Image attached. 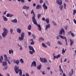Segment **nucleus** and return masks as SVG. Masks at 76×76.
I'll list each match as a JSON object with an SVG mask.
<instances>
[{
	"instance_id": "f257e3e1",
	"label": "nucleus",
	"mask_w": 76,
	"mask_h": 76,
	"mask_svg": "<svg viewBox=\"0 0 76 76\" xmlns=\"http://www.w3.org/2000/svg\"><path fill=\"white\" fill-rule=\"evenodd\" d=\"M14 70L15 72V73L18 74L19 72L20 71L19 74L20 76H22V71L21 69H19V67L15 66L14 67Z\"/></svg>"
},
{
	"instance_id": "f03ea898",
	"label": "nucleus",
	"mask_w": 76,
	"mask_h": 76,
	"mask_svg": "<svg viewBox=\"0 0 76 76\" xmlns=\"http://www.w3.org/2000/svg\"><path fill=\"white\" fill-rule=\"evenodd\" d=\"M3 30L4 31L2 34V36L3 37H5V36H6V35H7V34L8 30L5 28H4Z\"/></svg>"
},
{
	"instance_id": "7ed1b4c3",
	"label": "nucleus",
	"mask_w": 76,
	"mask_h": 76,
	"mask_svg": "<svg viewBox=\"0 0 76 76\" xmlns=\"http://www.w3.org/2000/svg\"><path fill=\"white\" fill-rule=\"evenodd\" d=\"M33 23H34V24H35V25H36L38 27V29L39 31H41L42 30V29L41 28V25L39 24H37V20H36L34 22L33 21Z\"/></svg>"
},
{
	"instance_id": "20e7f679",
	"label": "nucleus",
	"mask_w": 76,
	"mask_h": 76,
	"mask_svg": "<svg viewBox=\"0 0 76 76\" xmlns=\"http://www.w3.org/2000/svg\"><path fill=\"white\" fill-rule=\"evenodd\" d=\"M33 14V16L32 18V21L33 22H35L36 21V19H35V14L34 13V10H32L31 12V14Z\"/></svg>"
},
{
	"instance_id": "39448f33",
	"label": "nucleus",
	"mask_w": 76,
	"mask_h": 76,
	"mask_svg": "<svg viewBox=\"0 0 76 76\" xmlns=\"http://www.w3.org/2000/svg\"><path fill=\"white\" fill-rule=\"evenodd\" d=\"M58 37H60L61 38H62V39H64L66 41V45H68V44H67V39L66 38V37H65L61 35H59Z\"/></svg>"
},
{
	"instance_id": "423d86ee",
	"label": "nucleus",
	"mask_w": 76,
	"mask_h": 76,
	"mask_svg": "<svg viewBox=\"0 0 76 76\" xmlns=\"http://www.w3.org/2000/svg\"><path fill=\"white\" fill-rule=\"evenodd\" d=\"M40 60L42 63H47V60L45 58H40Z\"/></svg>"
},
{
	"instance_id": "0eeeda50",
	"label": "nucleus",
	"mask_w": 76,
	"mask_h": 76,
	"mask_svg": "<svg viewBox=\"0 0 76 76\" xmlns=\"http://www.w3.org/2000/svg\"><path fill=\"white\" fill-rule=\"evenodd\" d=\"M62 29L60 30V31L59 32V35H62V34H63V33L64 35L65 34V31H64V29H63V28H62Z\"/></svg>"
},
{
	"instance_id": "6e6552de",
	"label": "nucleus",
	"mask_w": 76,
	"mask_h": 76,
	"mask_svg": "<svg viewBox=\"0 0 76 76\" xmlns=\"http://www.w3.org/2000/svg\"><path fill=\"white\" fill-rule=\"evenodd\" d=\"M34 66V67H36L37 66V64L36 63V62L35 61H33L31 65V67H32Z\"/></svg>"
},
{
	"instance_id": "1a4fd4ad",
	"label": "nucleus",
	"mask_w": 76,
	"mask_h": 76,
	"mask_svg": "<svg viewBox=\"0 0 76 76\" xmlns=\"http://www.w3.org/2000/svg\"><path fill=\"white\" fill-rule=\"evenodd\" d=\"M29 50H32L33 53H35V50H34V48L32 47L31 46H29L28 47Z\"/></svg>"
},
{
	"instance_id": "9d476101",
	"label": "nucleus",
	"mask_w": 76,
	"mask_h": 76,
	"mask_svg": "<svg viewBox=\"0 0 76 76\" xmlns=\"http://www.w3.org/2000/svg\"><path fill=\"white\" fill-rule=\"evenodd\" d=\"M56 2L59 5H61L62 4V1L61 0H57Z\"/></svg>"
},
{
	"instance_id": "9b49d317",
	"label": "nucleus",
	"mask_w": 76,
	"mask_h": 76,
	"mask_svg": "<svg viewBox=\"0 0 76 76\" xmlns=\"http://www.w3.org/2000/svg\"><path fill=\"white\" fill-rule=\"evenodd\" d=\"M60 56H61V55L60 54H58L56 56H54V58H53V60H55V58H60Z\"/></svg>"
},
{
	"instance_id": "f8f14e48",
	"label": "nucleus",
	"mask_w": 76,
	"mask_h": 76,
	"mask_svg": "<svg viewBox=\"0 0 76 76\" xmlns=\"http://www.w3.org/2000/svg\"><path fill=\"white\" fill-rule=\"evenodd\" d=\"M13 62L14 63H16L17 65H18L19 64V60H14Z\"/></svg>"
},
{
	"instance_id": "ddd939ff",
	"label": "nucleus",
	"mask_w": 76,
	"mask_h": 76,
	"mask_svg": "<svg viewBox=\"0 0 76 76\" xmlns=\"http://www.w3.org/2000/svg\"><path fill=\"white\" fill-rule=\"evenodd\" d=\"M73 75V69H72L71 72L69 73V75L70 76H72Z\"/></svg>"
},
{
	"instance_id": "4468645a",
	"label": "nucleus",
	"mask_w": 76,
	"mask_h": 76,
	"mask_svg": "<svg viewBox=\"0 0 76 76\" xmlns=\"http://www.w3.org/2000/svg\"><path fill=\"white\" fill-rule=\"evenodd\" d=\"M23 9H26V10H28V9H29V7H26V6H24L23 7Z\"/></svg>"
},
{
	"instance_id": "2eb2a0df",
	"label": "nucleus",
	"mask_w": 76,
	"mask_h": 76,
	"mask_svg": "<svg viewBox=\"0 0 76 76\" xmlns=\"http://www.w3.org/2000/svg\"><path fill=\"white\" fill-rule=\"evenodd\" d=\"M4 61H8V58H7V55H6L5 54L4 55Z\"/></svg>"
},
{
	"instance_id": "dca6fc26",
	"label": "nucleus",
	"mask_w": 76,
	"mask_h": 76,
	"mask_svg": "<svg viewBox=\"0 0 76 76\" xmlns=\"http://www.w3.org/2000/svg\"><path fill=\"white\" fill-rule=\"evenodd\" d=\"M50 28V24H48L46 26L45 29L46 31H47V29H48V28Z\"/></svg>"
},
{
	"instance_id": "f3484780",
	"label": "nucleus",
	"mask_w": 76,
	"mask_h": 76,
	"mask_svg": "<svg viewBox=\"0 0 76 76\" xmlns=\"http://www.w3.org/2000/svg\"><path fill=\"white\" fill-rule=\"evenodd\" d=\"M70 46H72L73 44V43H74V41L72 39H70Z\"/></svg>"
},
{
	"instance_id": "a211bd4d",
	"label": "nucleus",
	"mask_w": 76,
	"mask_h": 76,
	"mask_svg": "<svg viewBox=\"0 0 76 76\" xmlns=\"http://www.w3.org/2000/svg\"><path fill=\"white\" fill-rule=\"evenodd\" d=\"M69 34L70 35H71L72 37H75V34L73 33H72V31H69Z\"/></svg>"
},
{
	"instance_id": "6ab92c4d",
	"label": "nucleus",
	"mask_w": 76,
	"mask_h": 76,
	"mask_svg": "<svg viewBox=\"0 0 76 76\" xmlns=\"http://www.w3.org/2000/svg\"><path fill=\"white\" fill-rule=\"evenodd\" d=\"M41 6L40 5H38L36 7V9H41Z\"/></svg>"
},
{
	"instance_id": "aec40b11",
	"label": "nucleus",
	"mask_w": 76,
	"mask_h": 76,
	"mask_svg": "<svg viewBox=\"0 0 76 76\" xmlns=\"http://www.w3.org/2000/svg\"><path fill=\"white\" fill-rule=\"evenodd\" d=\"M11 22H13V23H17L18 20H17V19L15 18L14 20H12Z\"/></svg>"
},
{
	"instance_id": "412c9836",
	"label": "nucleus",
	"mask_w": 76,
	"mask_h": 76,
	"mask_svg": "<svg viewBox=\"0 0 76 76\" xmlns=\"http://www.w3.org/2000/svg\"><path fill=\"white\" fill-rule=\"evenodd\" d=\"M43 6L45 10V9H47V7L46 6V5H45V3H44Z\"/></svg>"
},
{
	"instance_id": "4be33fe9",
	"label": "nucleus",
	"mask_w": 76,
	"mask_h": 76,
	"mask_svg": "<svg viewBox=\"0 0 76 76\" xmlns=\"http://www.w3.org/2000/svg\"><path fill=\"white\" fill-rule=\"evenodd\" d=\"M41 64H40L39 65L37 66V69H38V70H41Z\"/></svg>"
},
{
	"instance_id": "5701e85b",
	"label": "nucleus",
	"mask_w": 76,
	"mask_h": 76,
	"mask_svg": "<svg viewBox=\"0 0 76 76\" xmlns=\"http://www.w3.org/2000/svg\"><path fill=\"white\" fill-rule=\"evenodd\" d=\"M16 31L19 34L21 33V30L19 28H17L16 29Z\"/></svg>"
},
{
	"instance_id": "b1692460",
	"label": "nucleus",
	"mask_w": 76,
	"mask_h": 76,
	"mask_svg": "<svg viewBox=\"0 0 76 76\" xmlns=\"http://www.w3.org/2000/svg\"><path fill=\"white\" fill-rule=\"evenodd\" d=\"M66 51V49H65V50H64V48H63V50H62V54H64V53H65V52Z\"/></svg>"
},
{
	"instance_id": "393cba45",
	"label": "nucleus",
	"mask_w": 76,
	"mask_h": 76,
	"mask_svg": "<svg viewBox=\"0 0 76 76\" xmlns=\"http://www.w3.org/2000/svg\"><path fill=\"white\" fill-rule=\"evenodd\" d=\"M2 65L3 66H7V63L6 62L4 61L2 63Z\"/></svg>"
},
{
	"instance_id": "a878e982",
	"label": "nucleus",
	"mask_w": 76,
	"mask_h": 76,
	"mask_svg": "<svg viewBox=\"0 0 76 76\" xmlns=\"http://www.w3.org/2000/svg\"><path fill=\"white\" fill-rule=\"evenodd\" d=\"M9 52L10 54L11 53H12V54H13V50H9Z\"/></svg>"
},
{
	"instance_id": "bb28decb",
	"label": "nucleus",
	"mask_w": 76,
	"mask_h": 76,
	"mask_svg": "<svg viewBox=\"0 0 76 76\" xmlns=\"http://www.w3.org/2000/svg\"><path fill=\"white\" fill-rule=\"evenodd\" d=\"M46 44L47 45H48V46H49V47H50V45H51V42H48L46 43Z\"/></svg>"
},
{
	"instance_id": "cd10ccee",
	"label": "nucleus",
	"mask_w": 76,
	"mask_h": 76,
	"mask_svg": "<svg viewBox=\"0 0 76 76\" xmlns=\"http://www.w3.org/2000/svg\"><path fill=\"white\" fill-rule=\"evenodd\" d=\"M63 6L62 5H60L59 7V8L61 10H63Z\"/></svg>"
},
{
	"instance_id": "c85d7f7f",
	"label": "nucleus",
	"mask_w": 76,
	"mask_h": 76,
	"mask_svg": "<svg viewBox=\"0 0 76 76\" xmlns=\"http://www.w3.org/2000/svg\"><path fill=\"white\" fill-rule=\"evenodd\" d=\"M21 37L23 38H24V37H25L24 33L23 32V33H21Z\"/></svg>"
},
{
	"instance_id": "c756f323",
	"label": "nucleus",
	"mask_w": 76,
	"mask_h": 76,
	"mask_svg": "<svg viewBox=\"0 0 76 76\" xmlns=\"http://www.w3.org/2000/svg\"><path fill=\"white\" fill-rule=\"evenodd\" d=\"M42 47H45V48H47V46L45 45V44L44 43H42Z\"/></svg>"
},
{
	"instance_id": "7c9ffc66",
	"label": "nucleus",
	"mask_w": 76,
	"mask_h": 76,
	"mask_svg": "<svg viewBox=\"0 0 76 76\" xmlns=\"http://www.w3.org/2000/svg\"><path fill=\"white\" fill-rule=\"evenodd\" d=\"M18 39L19 41H22V40L23 39V37H19Z\"/></svg>"
},
{
	"instance_id": "2f4dec72",
	"label": "nucleus",
	"mask_w": 76,
	"mask_h": 76,
	"mask_svg": "<svg viewBox=\"0 0 76 76\" xmlns=\"http://www.w3.org/2000/svg\"><path fill=\"white\" fill-rule=\"evenodd\" d=\"M28 30H31V25H29L28 26Z\"/></svg>"
},
{
	"instance_id": "473e14b6",
	"label": "nucleus",
	"mask_w": 76,
	"mask_h": 76,
	"mask_svg": "<svg viewBox=\"0 0 76 76\" xmlns=\"http://www.w3.org/2000/svg\"><path fill=\"white\" fill-rule=\"evenodd\" d=\"M45 21L47 22V23H49V19L48 18H46Z\"/></svg>"
},
{
	"instance_id": "72a5a7b5",
	"label": "nucleus",
	"mask_w": 76,
	"mask_h": 76,
	"mask_svg": "<svg viewBox=\"0 0 76 76\" xmlns=\"http://www.w3.org/2000/svg\"><path fill=\"white\" fill-rule=\"evenodd\" d=\"M32 37L33 39H35L36 38V36L34 34H32Z\"/></svg>"
},
{
	"instance_id": "f704fd0d",
	"label": "nucleus",
	"mask_w": 76,
	"mask_h": 76,
	"mask_svg": "<svg viewBox=\"0 0 76 76\" xmlns=\"http://www.w3.org/2000/svg\"><path fill=\"white\" fill-rule=\"evenodd\" d=\"M20 62H21V63H23V61L22 58H21V59L20 60Z\"/></svg>"
},
{
	"instance_id": "c9c22d12",
	"label": "nucleus",
	"mask_w": 76,
	"mask_h": 76,
	"mask_svg": "<svg viewBox=\"0 0 76 76\" xmlns=\"http://www.w3.org/2000/svg\"><path fill=\"white\" fill-rule=\"evenodd\" d=\"M39 39L40 41H44V39L42 37H40Z\"/></svg>"
},
{
	"instance_id": "e433bc0d",
	"label": "nucleus",
	"mask_w": 76,
	"mask_h": 76,
	"mask_svg": "<svg viewBox=\"0 0 76 76\" xmlns=\"http://www.w3.org/2000/svg\"><path fill=\"white\" fill-rule=\"evenodd\" d=\"M41 15L40 14H39L38 15L37 18H38V19H39V18H40V17H41Z\"/></svg>"
},
{
	"instance_id": "4c0bfd02",
	"label": "nucleus",
	"mask_w": 76,
	"mask_h": 76,
	"mask_svg": "<svg viewBox=\"0 0 76 76\" xmlns=\"http://www.w3.org/2000/svg\"><path fill=\"white\" fill-rule=\"evenodd\" d=\"M59 71L61 72H62V73H64V72H63V70L61 68L59 69Z\"/></svg>"
},
{
	"instance_id": "58836bf2",
	"label": "nucleus",
	"mask_w": 76,
	"mask_h": 76,
	"mask_svg": "<svg viewBox=\"0 0 76 76\" xmlns=\"http://www.w3.org/2000/svg\"><path fill=\"white\" fill-rule=\"evenodd\" d=\"M64 8L65 9H66V4H64Z\"/></svg>"
},
{
	"instance_id": "ea45409f",
	"label": "nucleus",
	"mask_w": 76,
	"mask_h": 76,
	"mask_svg": "<svg viewBox=\"0 0 76 76\" xmlns=\"http://www.w3.org/2000/svg\"><path fill=\"white\" fill-rule=\"evenodd\" d=\"M58 45H61L62 44V43H61V42H60V41H58Z\"/></svg>"
},
{
	"instance_id": "a19ab883",
	"label": "nucleus",
	"mask_w": 76,
	"mask_h": 76,
	"mask_svg": "<svg viewBox=\"0 0 76 76\" xmlns=\"http://www.w3.org/2000/svg\"><path fill=\"white\" fill-rule=\"evenodd\" d=\"M4 21H7V18L5 17L4 18Z\"/></svg>"
},
{
	"instance_id": "79ce46f5",
	"label": "nucleus",
	"mask_w": 76,
	"mask_h": 76,
	"mask_svg": "<svg viewBox=\"0 0 76 76\" xmlns=\"http://www.w3.org/2000/svg\"><path fill=\"white\" fill-rule=\"evenodd\" d=\"M13 29L11 28L10 29V32L12 34H13Z\"/></svg>"
},
{
	"instance_id": "37998d69",
	"label": "nucleus",
	"mask_w": 76,
	"mask_h": 76,
	"mask_svg": "<svg viewBox=\"0 0 76 76\" xmlns=\"http://www.w3.org/2000/svg\"><path fill=\"white\" fill-rule=\"evenodd\" d=\"M29 53L31 54H33V53H34V52L32 51H30Z\"/></svg>"
},
{
	"instance_id": "c03bdc74",
	"label": "nucleus",
	"mask_w": 76,
	"mask_h": 76,
	"mask_svg": "<svg viewBox=\"0 0 76 76\" xmlns=\"http://www.w3.org/2000/svg\"><path fill=\"white\" fill-rule=\"evenodd\" d=\"M40 3H43V1L42 0H40Z\"/></svg>"
},
{
	"instance_id": "a18cd8bd",
	"label": "nucleus",
	"mask_w": 76,
	"mask_h": 76,
	"mask_svg": "<svg viewBox=\"0 0 76 76\" xmlns=\"http://www.w3.org/2000/svg\"><path fill=\"white\" fill-rule=\"evenodd\" d=\"M34 42L33 41L31 43V45H34Z\"/></svg>"
},
{
	"instance_id": "49530a36",
	"label": "nucleus",
	"mask_w": 76,
	"mask_h": 76,
	"mask_svg": "<svg viewBox=\"0 0 76 76\" xmlns=\"http://www.w3.org/2000/svg\"><path fill=\"white\" fill-rule=\"evenodd\" d=\"M13 16V15L11 14H10L9 17H12Z\"/></svg>"
},
{
	"instance_id": "de8ad7c7",
	"label": "nucleus",
	"mask_w": 76,
	"mask_h": 76,
	"mask_svg": "<svg viewBox=\"0 0 76 76\" xmlns=\"http://www.w3.org/2000/svg\"><path fill=\"white\" fill-rule=\"evenodd\" d=\"M65 29L66 30H67V26H66L65 27Z\"/></svg>"
},
{
	"instance_id": "09e8293b",
	"label": "nucleus",
	"mask_w": 76,
	"mask_h": 76,
	"mask_svg": "<svg viewBox=\"0 0 76 76\" xmlns=\"http://www.w3.org/2000/svg\"><path fill=\"white\" fill-rule=\"evenodd\" d=\"M28 35L29 36H30V35H31V33H30V32H28Z\"/></svg>"
},
{
	"instance_id": "8fccbe9b",
	"label": "nucleus",
	"mask_w": 76,
	"mask_h": 76,
	"mask_svg": "<svg viewBox=\"0 0 76 76\" xmlns=\"http://www.w3.org/2000/svg\"><path fill=\"white\" fill-rule=\"evenodd\" d=\"M24 0H21L20 1H21V3H24Z\"/></svg>"
},
{
	"instance_id": "3c124183",
	"label": "nucleus",
	"mask_w": 76,
	"mask_h": 76,
	"mask_svg": "<svg viewBox=\"0 0 76 76\" xmlns=\"http://www.w3.org/2000/svg\"><path fill=\"white\" fill-rule=\"evenodd\" d=\"M0 63H3V60L1 59H0Z\"/></svg>"
},
{
	"instance_id": "603ef678",
	"label": "nucleus",
	"mask_w": 76,
	"mask_h": 76,
	"mask_svg": "<svg viewBox=\"0 0 76 76\" xmlns=\"http://www.w3.org/2000/svg\"><path fill=\"white\" fill-rule=\"evenodd\" d=\"M0 58L1 60H3V56H1Z\"/></svg>"
},
{
	"instance_id": "864d4df0",
	"label": "nucleus",
	"mask_w": 76,
	"mask_h": 76,
	"mask_svg": "<svg viewBox=\"0 0 76 76\" xmlns=\"http://www.w3.org/2000/svg\"><path fill=\"white\" fill-rule=\"evenodd\" d=\"M42 20H43V21H45V18H42Z\"/></svg>"
},
{
	"instance_id": "5fc2aeb1",
	"label": "nucleus",
	"mask_w": 76,
	"mask_h": 76,
	"mask_svg": "<svg viewBox=\"0 0 76 76\" xmlns=\"http://www.w3.org/2000/svg\"><path fill=\"white\" fill-rule=\"evenodd\" d=\"M74 22L75 23V24H76V20H75V19H74Z\"/></svg>"
},
{
	"instance_id": "6e6d98bb",
	"label": "nucleus",
	"mask_w": 76,
	"mask_h": 76,
	"mask_svg": "<svg viewBox=\"0 0 76 76\" xmlns=\"http://www.w3.org/2000/svg\"><path fill=\"white\" fill-rule=\"evenodd\" d=\"M33 6H34V7H35V6H36V4H35V3H34V4H33Z\"/></svg>"
},
{
	"instance_id": "4d7b16f0",
	"label": "nucleus",
	"mask_w": 76,
	"mask_h": 76,
	"mask_svg": "<svg viewBox=\"0 0 76 76\" xmlns=\"http://www.w3.org/2000/svg\"><path fill=\"white\" fill-rule=\"evenodd\" d=\"M42 75H44L45 74V71H43L42 72Z\"/></svg>"
},
{
	"instance_id": "13d9d810",
	"label": "nucleus",
	"mask_w": 76,
	"mask_h": 76,
	"mask_svg": "<svg viewBox=\"0 0 76 76\" xmlns=\"http://www.w3.org/2000/svg\"><path fill=\"white\" fill-rule=\"evenodd\" d=\"M4 68L5 69V70H6L7 69V65L6 66L4 67Z\"/></svg>"
},
{
	"instance_id": "bf43d9fd",
	"label": "nucleus",
	"mask_w": 76,
	"mask_h": 76,
	"mask_svg": "<svg viewBox=\"0 0 76 76\" xmlns=\"http://www.w3.org/2000/svg\"><path fill=\"white\" fill-rule=\"evenodd\" d=\"M26 76H29V75L28 73H26Z\"/></svg>"
},
{
	"instance_id": "052dcab7",
	"label": "nucleus",
	"mask_w": 76,
	"mask_h": 76,
	"mask_svg": "<svg viewBox=\"0 0 76 76\" xmlns=\"http://www.w3.org/2000/svg\"><path fill=\"white\" fill-rule=\"evenodd\" d=\"M73 13H76V11L75 10H73Z\"/></svg>"
},
{
	"instance_id": "680f3d73",
	"label": "nucleus",
	"mask_w": 76,
	"mask_h": 76,
	"mask_svg": "<svg viewBox=\"0 0 76 76\" xmlns=\"http://www.w3.org/2000/svg\"><path fill=\"white\" fill-rule=\"evenodd\" d=\"M23 48H22V46L20 47V50H22Z\"/></svg>"
},
{
	"instance_id": "e2e57ef3",
	"label": "nucleus",
	"mask_w": 76,
	"mask_h": 76,
	"mask_svg": "<svg viewBox=\"0 0 76 76\" xmlns=\"http://www.w3.org/2000/svg\"><path fill=\"white\" fill-rule=\"evenodd\" d=\"M63 62V59L61 58V62L62 63Z\"/></svg>"
},
{
	"instance_id": "0e129e2a",
	"label": "nucleus",
	"mask_w": 76,
	"mask_h": 76,
	"mask_svg": "<svg viewBox=\"0 0 76 76\" xmlns=\"http://www.w3.org/2000/svg\"><path fill=\"white\" fill-rule=\"evenodd\" d=\"M10 14H8L7 15V17H9Z\"/></svg>"
},
{
	"instance_id": "69168bd1",
	"label": "nucleus",
	"mask_w": 76,
	"mask_h": 76,
	"mask_svg": "<svg viewBox=\"0 0 76 76\" xmlns=\"http://www.w3.org/2000/svg\"><path fill=\"white\" fill-rule=\"evenodd\" d=\"M6 12H7V11H6L4 13V15H6Z\"/></svg>"
},
{
	"instance_id": "338daca9",
	"label": "nucleus",
	"mask_w": 76,
	"mask_h": 76,
	"mask_svg": "<svg viewBox=\"0 0 76 76\" xmlns=\"http://www.w3.org/2000/svg\"><path fill=\"white\" fill-rule=\"evenodd\" d=\"M18 47H22L19 44V43L18 44Z\"/></svg>"
},
{
	"instance_id": "774afa93",
	"label": "nucleus",
	"mask_w": 76,
	"mask_h": 76,
	"mask_svg": "<svg viewBox=\"0 0 76 76\" xmlns=\"http://www.w3.org/2000/svg\"><path fill=\"white\" fill-rule=\"evenodd\" d=\"M53 25H56L57 24H56V23L54 22H53Z\"/></svg>"
}]
</instances>
